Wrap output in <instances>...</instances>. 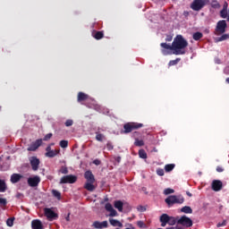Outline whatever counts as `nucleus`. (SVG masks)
Instances as JSON below:
<instances>
[{"instance_id": "f704fd0d", "label": "nucleus", "mask_w": 229, "mask_h": 229, "mask_svg": "<svg viewBox=\"0 0 229 229\" xmlns=\"http://www.w3.org/2000/svg\"><path fill=\"white\" fill-rule=\"evenodd\" d=\"M164 194L169 196V194H174V191L171 188L165 189Z\"/></svg>"}, {"instance_id": "6ab92c4d", "label": "nucleus", "mask_w": 229, "mask_h": 229, "mask_svg": "<svg viewBox=\"0 0 229 229\" xmlns=\"http://www.w3.org/2000/svg\"><path fill=\"white\" fill-rule=\"evenodd\" d=\"M60 153V149H55L49 152H46V157H47L48 158H55V157H56V155H58Z\"/></svg>"}, {"instance_id": "4c0bfd02", "label": "nucleus", "mask_w": 229, "mask_h": 229, "mask_svg": "<svg viewBox=\"0 0 229 229\" xmlns=\"http://www.w3.org/2000/svg\"><path fill=\"white\" fill-rule=\"evenodd\" d=\"M74 124V121L68 119L66 120V122L64 123V125L69 128V126H72Z\"/></svg>"}, {"instance_id": "b1692460", "label": "nucleus", "mask_w": 229, "mask_h": 229, "mask_svg": "<svg viewBox=\"0 0 229 229\" xmlns=\"http://www.w3.org/2000/svg\"><path fill=\"white\" fill-rule=\"evenodd\" d=\"M181 212L183 214H192V208L189 206H184L181 208Z\"/></svg>"}, {"instance_id": "9b49d317", "label": "nucleus", "mask_w": 229, "mask_h": 229, "mask_svg": "<svg viewBox=\"0 0 229 229\" xmlns=\"http://www.w3.org/2000/svg\"><path fill=\"white\" fill-rule=\"evenodd\" d=\"M45 216L47 217L48 221L58 219V214L55 213L51 208H45Z\"/></svg>"}, {"instance_id": "680f3d73", "label": "nucleus", "mask_w": 229, "mask_h": 229, "mask_svg": "<svg viewBox=\"0 0 229 229\" xmlns=\"http://www.w3.org/2000/svg\"><path fill=\"white\" fill-rule=\"evenodd\" d=\"M183 15H185V16L187 17V15H189V12L185 11V12L183 13Z\"/></svg>"}, {"instance_id": "49530a36", "label": "nucleus", "mask_w": 229, "mask_h": 229, "mask_svg": "<svg viewBox=\"0 0 229 229\" xmlns=\"http://www.w3.org/2000/svg\"><path fill=\"white\" fill-rule=\"evenodd\" d=\"M138 212H146V207L144 206H138L137 207Z\"/></svg>"}, {"instance_id": "1a4fd4ad", "label": "nucleus", "mask_w": 229, "mask_h": 229, "mask_svg": "<svg viewBox=\"0 0 229 229\" xmlns=\"http://www.w3.org/2000/svg\"><path fill=\"white\" fill-rule=\"evenodd\" d=\"M177 225H181L186 228H191V226H192V220L186 216H182L177 220Z\"/></svg>"}, {"instance_id": "de8ad7c7", "label": "nucleus", "mask_w": 229, "mask_h": 229, "mask_svg": "<svg viewBox=\"0 0 229 229\" xmlns=\"http://www.w3.org/2000/svg\"><path fill=\"white\" fill-rule=\"evenodd\" d=\"M137 225L139 228H146V224H144L142 221H138Z\"/></svg>"}, {"instance_id": "a19ab883", "label": "nucleus", "mask_w": 229, "mask_h": 229, "mask_svg": "<svg viewBox=\"0 0 229 229\" xmlns=\"http://www.w3.org/2000/svg\"><path fill=\"white\" fill-rule=\"evenodd\" d=\"M53 137V133H47L44 138L43 140L47 141L50 140V139Z\"/></svg>"}, {"instance_id": "2f4dec72", "label": "nucleus", "mask_w": 229, "mask_h": 229, "mask_svg": "<svg viewBox=\"0 0 229 229\" xmlns=\"http://www.w3.org/2000/svg\"><path fill=\"white\" fill-rule=\"evenodd\" d=\"M210 4L215 9L221 8V4H219V2L217 0H212Z\"/></svg>"}, {"instance_id": "ddd939ff", "label": "nucleus", "mask_w": 229, "mask_h": 229, "mask_svg": "<svg viewBox=\"0 0 229 229\" xmlns=\"http://www.w3.org/2000/svg\"><path fill=\"white\" fill-rule=\"evenodd\" d=\"M211 189L215 192H219L223 189V182L220 180H214L211 183Z\"/></svg>"}, {"instance_id": "2eb2a0df", "label": "nucleus", "mask_w": 229, "mask_h": 229, "mask_svg": "<svg viewBox=\"0 0 229 229\" xmlns=\"http://www.w3.org/2000/svg\"><path fill=\"white\" fill-rule=\"evenodd\" d=\"M42 146V139L37 140L35 142L31 143L27 148V151H37L38 148Z\"/></svg>"}, {"instance_id": "09e8293b", "label": "nucleus", "mask_w": 229, "mask_h": 229, "mask_svg": "<svg viewBox=\"0 0 229 229\" xmlns=\"http://www.w3.org/2000/svg\"><path fill=\"white\" fill-rule=\"evenodd\" d=\"M60 173H62V174H67V173H69V170L67 169V167H63L61 168Z\"/></svg>"}, {"instance_id": "864d4df0", "label": "nucleus", "mask_w": 229, "mask_h": 229, "mask_svg": "<svg viewBox=\"0 0 229 229\" xmlns=\"http://www.w3.org/2000/svg\"><path fill=\"white\" fill-rule=\"evenodd\" d=\"M223 171H225V168H223V166H216L217 173H223Z\"/></svg>"}, {"instance_id": "4be33fe9", "label": "nucleus", "mask_w": 229, "mask_h": 229, "mask_svg": "<svg viewBox=\"0 0 229 229\" xmlns=\"http://www.w3.org/2000/svg\"><path fill=\"white\" fill-rule=\"evenodd\" d=\"M114 208H117L118 212H123V203L121 200L114 201Z\"/></svg>"}, {"instance_id": "dca6fc26", "label": "nucleus", "mask_w": 229, "mask_h": 229, "mask_svg": "<svg viewBox=\"0 0 229 229\" xmlns=\"http://www.w3.org/2000/svg\"><path fill=\"white\" fill-rule=\"evenodd\" d=\"M22 178L23 176L21 174H13L11 175V183H19Z\"/></svg>"}, {"instance_id": "a18cd8bd", "label": "nucleus", "mask_w": 229, "mask_h": 229, "mask_svg": "<svg viewBox=\"0 0 229 229\" xmlns=\"http://www.w3.org/2000/svg\"><path fill=\"white\" fill-rule=\"evenodd\" d=\"M7 226H13V218H8L6 221Z\"/></svg>"}, {"instance_id": "69168bd1", "label": "nucleus", "mask_w": 229, "mask_h": 229, "mask_svg": "<svg viewBox=\"0 0 229 229\" xmlns=\"http://www.w3.org/2000/svg\"><path fill=\"white\" fill-rule=\"evenodd\" d=\"M51 146H55V143H51V144H50V147H51Z\"/></svg>"}, {"instance_id": "f257e3e1", "label": "nucleus", "mask_w": 229, "mask_h": 229, "mask_svg": "<svg viewBox=\"0 0 229 229\" xmlns=\"http://www.w3.org/2000/svg\"><path fill=\"white\" fill-rule=\"evenodd\" d=\"M174 47L173 55H185V47L189 46V42L185 40L183 36L177 35L172 43Z\"/></svg>"}, {"instance_id": "ea45409f", "label": "nucleus", "mask_w": 229, "mask_h": 229, "mask_svg": "<svg viewBox=\"0 0 229 229\" xmlns=\"http://www.w3.org/2000/svg\"><path fill=\"white\" fill-rule=\"evenodd\" d=\"M93 226H94V228L101 229L102 228L101 227V222H99V221L94 222Z\"/></svg>"}, {"instance_id": "6e6d98bb", "label": "nucleus", "mask_w": 229, "mask_h": 229, "mask_svg": "<svg viewBox=\"0 0 229 229\" xmlns=\"http://www.w3.org/2000/svg\"><path fill=\"white\" fill-rule=\"evenodd\" d=\"M222 10H228V3L225 2Z\"/></svg>"}, {"instance_id": "4d7b16f0", "label": "nucleus", "mask_w": 229, "mask_h": 229, "mask_svg": "<svg viewBox=\"0 0 229 229\" xmlns=\"http://www.w3.org/2000/svg\"><path fill=\"white\" fill-rule=\"evenodd\" d=\"M47 153H49V151H52L51 145H48L46 148Z\"/></svg>"}, {"instance_id": "9d476101", "label": "nucleus", "mask_w": 229, "mask_h": 229, "mask_svg": "<svg viewBox=\"0 0 229 229\" xmlns=\"http://www.w3.org/2000/svg\"><path fill=\"white\" fill-rule=\"evenodd\" d=\"M78 177L76 175H64L61 178L60 183H76Z\"/></svg>"}, {"instance_id": "bb28decb", "label": "nucleus", "mask_w": 229, "mask_h": 229, "mask_svg": "<svg viewBox=\"0 0 229 229\" xmlns=\"http://www.w3.org/2000/svg\"><path fill=\"white\" fill-rule=\"evenodd\" d=\"M6 189V182L0 179V192H5Z\"/></svg>"}, {"instance_id": "aec40b11", "label": "nucleus", "mask_w": 229, "mask_h": 229, "mask_svg": "<svg viewBox=\"0 0 229 229\" xmlns=\"http://www.w3.org/2000/svg\"><path fill=\"white\" fill-rule=\"evenodd\" d=\"M92 37H94V38H96V40H101V38H103L105 37V33H103V31H94L92 33Z\"/></svg>"}, {"instance_id": "cd10ccee", "label": "nucleus", "mask_w": 229, "mask_h": 229, "mask_svg": "<svg viewBox=\"0 0 229 229\" xmlns=\"http://www.w3.org/2000/svg\"><path fill=\"white\" fill-rule=\"evenodd\" d=\"M174 164H168L165 165V173H171V171H173V169H174Z\"/></svg>"}, {"instance_id": "e433bc0d", "label": "nucleus", "mask_w": 229, "mask_h": 229, "mask_svg": "<svg viewBox=\"0 0 229 229\" xmlns=\"http://www.w3.org/2000/svg\"><path fill=\"white\" fill-rule=\"evenodd\" d=\"M6 205H8L6 199L0 198V207H6Z\"/></svg>"}, {"instance_id": "a878e982", "label": "nucleus", "mask_w": 229, "mask_h": 229, "mask_svg": "<svg viewBox=\"0 0 229 229\" xmlns=\"http://www.w3.org/2000/svg\"><path fill=\"white\" fill-rule=\"evenodd\" d=\"M106 139L105 137V134L99 133V132H96V140H98V142H103V140Z\"/></svg>"}, {"instance_id": "0eeeda50", "label": "nucleus", "mask_w": 229, "mask_h": 229, "mask_svg": "<svg viewBox=\"0 0 229 229\" xmlns=\"http://www.w3.org/2000/svg\"><path fill=\"white\" fill-rule=\"evenodd\" d=\"M160 46H161V53L165 56L173 55V53H174V48L173 47V45H169L167 43H161Z\"/></svg>"}, {"instance_id": "58836bf2", "label": "nucleus", "mask_w": 229, "mask_h": 229, "mask_svg": "<svg viewBox=\"0 0 229 229\" xmlns=\"http://www.w3.org/2000/svg\"><path fill=\"white\" fill-rule=\"evenodd\" d=\"M105 208L106 210H107V212H110L111 210H113L114 207L112 206V204L106 203Z\"/></svg>"}, {"instance_id": "20e7f679", "label": "nucleus", "mask_w": 229, "mask_h": 229, "mask_svg": "<svg viewBox=\"0 0 229 229\" xmlns=\"http://www.w3.org/2000/svg\"><path fill=\"white\" fill-rule=\"evenodd\" d=\"M165 201L168 207H173V205L176 204L182 205L185 201V199L182 195H170L165 199Z\"/></svg>"}, {"instance_id": "a211bd4d", "label": "nucleus", "mask_w": 229, "mask_h": 229, "mask_svg": "<svg viewBox=\"0 0 229 229\" xmlns=\"http://www.w3.org/2000/svg\"><path fill=\"white\" fill-rule=\"evenodd\" d=\"M87 99H89V95L80 91L78 93V97H77V101L79 103H81V101H87Z\"/></svg>"}, {"instance_id": "72a5a7b5", "label": "nucleus", "mask_w": 229, "mask_h": 229, "mask_svg": "<svg viewBox=\"0 0 229 229\" xmlns=\"http://www.w3.org/2000/svg\"><path fill=\"white\" fill-rule=\"evenodd\" d=\"M134 145L140 148V147L144 146V140L136 139Z\"/></svg>"}, {"instance_id": "412c9836", "label": "nucleus", "mask_w": 229, "mask_h": 229, "mask_svg": "<svg viewBox=\"0 0 229 229\" xmlns=\"http://www.w3.org/2000/svg\"><path fill=\"white\" fill-rule=\"evenodd\" d=\"M109 223L112 225V226H119V228H123V223H121L119 220L110 218Z\"/></svg>"}, {"instance_id": "c03bdc74", "label": "nucleus", "mask_w": 229, "mask_h": 229, "mask_svg": "<svg viewBox=\"0 0 229 229\" xmlns=\"http://www.w3.org/2000/svg\"><path fill=\"white\" fill-rule=\"evenodd\" d=\"M157 174H158V176H164V174H165L164 169L158 168L157 170Z\"/></svg>"}, {"instance_id": "13d9d810", "label": "nucleus", "mask_w": 229, "mask_h": 229, "mask_svg": "<svg viewBox=\"0 0 229 229\" xmlns=\"http://www.w3.org/2000/svg\"><path fill=\"white\" fill-rule=\"evenodd\" d=\"M174 229H183V227L180 224H177Z\"/></svg>"}, {"instance_id": "39448f33", "label": "nucleus", "mask_w": 229, "mask_h": 229, "mask_svg": "<svg viewBox=\"0 0 229 229\" xmlns=\"http://www.w3.org/2000/svg\"><path fill=\"white\" fill-rule=\"evenodd\" d=\"M144 124L135 123V122H129L123 125V133H131L133 130H139L140 128H143Z\"/></svg>"}, {"instance_id": "6e6552de", "label": "nucleus", "mask_w": 229, "mask_h": 229, "mask_svg": "<svg viewBox=\"0 0 229 229\" xmlns=\"http://www.w3.org/2000/svg\"><path fill=\"white\" fill-rule=\"evenodd\" d=\"M226 31V21L222 20L216 23V35H223Z\"/></svg>"}, {"instance_id": "f3484780", "label": "nucleus", "mask_w": 229, "mask_h": 229, "mask_svg": "<svg viewBox=\"0 0 229 229\" xmlns=\"http://www.w3.org/2000/svg\"><path fill=\"white\" fill-rule=\"evenodd\" d=\"M31 228L32 229H44V226L42 225V222L40 220L36 219V220H32Z\"/></svg>"}, {"instance_id": "3c124183", "label": "nucleus", "mask_w": 229, "mask_h": 229, "mask_svg": "<svg viewBox=\"0 0 229 229\" xmlns=\"http://www.w3.org/2000/svg\"><path fill=\"white\" fill-rule=\"evenodd\" d=\"M101 225V228H106L108 226V222L104 221V222H100Z\"/></svg>"}, {"instance_id": "37998d69", "label": "nucleus", "mask_w": 229, "mask_h": 229, "mask_svg": "<svg viewBox=\"0 0 229 229\" xmlns=\"http://www.w3.org/2000/svg\"><path fill=\"white\" fill-rule=\"evenodd\" d=\"M109 212H110L109 214L110 217H115V216H117V211L114 210V208L111 209Z\"/></svg>"}, {"instance_id": "603ef678", "label": "nucleus", "mask_w": 229, "mask_h": 229, "mask_svg": "<svg viewBox=\"0 0 229 229\" xmlns=\"http://www.w3.org/2000/svg\"><path fill=\"white\" fill-rule=\"evenodd\" d=\"M93 164H95V165H101V160H99V159H95V160L93 161Z\"/></svg>"}, {"instance_id": "f8f14e48", "label": "nucleus", "mask_w": 229, "mask_h": 229, "mask_svg": "<svg viewBox=\"0 0 229 229\" xmlns=\"http://www.w3.org/2000/svg\"><path fill=\"white\" fill-rule=\"evenodd\" d=\"M30 165L33 171H38V165H40V159L37 157H30Z\"/></svg>"}, {"instance_id": "5fc2aeb1", "label": "nucleus", "mask_w": 229, "mask_h": 229, "mask_svg": "<svg viewBox=\"0 0 229 229\" xmlns=\"http://www.w3.org/2000/svg\"><path fill=\"white\" fill-rule=\"evenodd\" d=\"M16 198H18V199H21V198H24V194L21 193V192H18L16 194Z\"/></svg>"}, {"instance_id": "4468645a", "label": "nucleus", "mask_w": 229, "mask_h": 229, "mask_svg": "<svg viewBox=\"0 0 229 229\" xmlns=\"http://www.w3.org/2000/svg\"><path fill=\"white\" fill-rule=\"evenodd\" d=\"M27 182L30 187H38V183H40V177L38 175L30 177Z\"/></svg>"}, {"instance_id": "473e14b6", "label": "nucleus", "mask_w": 229, "mask_h": 229, "mask_svg": "<svg viewBox=\"0 0 229 229\" xmlns=\"http://www.w3.org/2000/svg\"><path fill=\"white\" fill-rule=\"evenodd\" d=\"M181 58H176L175 60H172L168 63L169 67H172L173 65H177V64L181 61Z\"/></svg>"}, {"instance_id": "338daca9", "label": "nucleus", "mask_w": 229, "mask_h": 229, "mask_svg": "<svg viewBox=\"0 0 229 229\" xmlns=\"http://www.w3.org/2000/svg\"><path fill=\"white\" fill-rule=\"evenodd\" d=\"M168 40H171V38H168Z\"/></svg>"}, {"instance_id": "423d86ee", "label": "nucleus", "mask_w": 229, "mask_h": 229, "mask_svg": "<svg viewBox=\"0 0 229 229\" xmlns=\"http://www.w3.org/2000/svg\"><path fill=\"white\" fill-rule=\"evenodd\" d=\"M208 3V0H193L190 8L193 10V12H201V10L207 6Z\"/></svg>"}, {"instance_id": "393cba45", "label": "nucleus", "mask_w": 229, "mask_h": 229, "mask_svg": "<svg viewBox=\"0 0 229 229\" xmlns=\"http://www.w3.org/2000/svg\"><path fill=\"white\" fill-rule=\"evenodd\" d=\"M192 38H193V40H196V41L201 40V38H203V33H201V32H195V33H193Z\"/></svg>"}, {"instance_id": "f03ea898", "label": "nucleus", "mask_w": 229, "mask_h": 229, "mask_svg": "<svg viewBox=\"0 0 229 229\" xmlns=\"http://www.w3.org/2000/svg\"><path fill=\"white\" fill-rule=\"evenodd\" d=\"M84 178L87 180L86 183L84 184V189L89 191V192H94L96 191V186L94 182H96V178L94 177V174L91 171H86L84 174Z\"/></svg>"}, {"instance_id": "7c9ffc66", "label": "nucleus", "mask_w": 229, "mask_h": 229, "mask_svg": "<svg viewBox=\"0 0 229 229\" xmlns=\"http://www.w3.org/2000/svg\"><path fill=\"white\" fill-rule=\"evenodd\" d=\"M52 194L55 198H56L57 199H62V193H60V191H56V190H53L52 191Z\"/></svg>"}, {"instance_id": "5701e85b", "label": "nucleus", "mask_w": 229, "mask_h": 229, "mask_svg": "<svg viewBox=\"0 0 229 229\" xmlns=\"http://www.w3.org/2000/svg\"><path fill=\"white\" fill-rule=\"evenodd\" d=\"M229 34H223L221 37L215 38V42H223L228 40Z\"/></svg>"}, {"instance_id": "052dcab7", "label": "nucleus", "mask_w": 229, "mask_h": 229, "mask_svg": "<svg viewBox=\"0 0 229 229\" xmlns=\"http://www.w3.org/2000/svg\"><path fill=\"white\" fill-rule=\"evenodd\" d=\"M187 196H189V198H192V193H191V191H186Z\"/></svg>"}, {"instance_id": "7ed1b4c3", "label": "nucleus", "mask_w": 229, "mask_h": 229, "mask_svg": "<svg viewBox=\"0 0 229 229\" xmlns=\"http://www.w3.org/2000/svg\"><path fill=\"white\" fill-rule=\"evenodd\" d=\"M159 221L161 223V226H165L169 225L170 226H174L176 223L178 224V219L174 216H169L167 214H163L159 217Z\"/></svg>"}, {"instance_id": "8fccbe9b", "label": "nucleus", "mask_w": 229, "mask_h": 229, "mask_svg": "<svg viewBox=\"0 0 229 229\" xmlns=\"http://www.w3.org/2000/svg\"><path fill=\"white\" fill-rule=\"evenodd\" d=\"M221 226H226V220H224L222 223H218L216 225L217 228H221Z\"/></svg>"}, {"instance_id": "0e129e2a", "label": "nucleus", "mask_w": 229, "mask_h": 229, "mask_svg": "<svg viewBox=\"0 0 229 229\" xmlns=\"http://www.w3.org/2000/svg\"><path fill=\"white\" fill-rule=\"evenodd\" d=\"M166 229H174V227H167Z\"/></svg>"}, {"instance_id": "c9c22d12", "label": "nucleus", "mask_w": 229, "mask_h": 229, "mask_svg": "<svg viewBox=\"0 0 229 229\" xmlns=\"http://www.w3.org/2000/svg\"><path fill=\"white\" fill-rule=\"evenodd\" d=\"M59 146L65 148H67V146H69V141L63 140L60 141Z\"/></svg>"}, {"instance_id": "79ce46f5", "label": "nucleus", "mask_w": 229, "mask_h": 229, "mask_svg": "<svg viewBox=\"0 0 229 229\" xmlns=\"http://www.w3.org/2000/svg\"><path fill=\"white\" fill-rule=\"evenodd\" d=\"M106 148L108 151H112V149H114V145L112 144V142L108 141L106 143Z\"/></svg>"}, {"instance_id": "774afa93", "label": "nucleus", "mask_w": 229, "mask_h": 229, "mask_svg": "<svg viewBox=\"0 0 229 229\" xmlns=\"http://www.w3.org/2000/svg\"><path fill=\"white\" fill-rule=\"evenodd\" d=\"M168 40H171V38H168Z\"/></svg>"}, {"instance_id": "c85d7f7f", "label": "nucleus", "mask_w": 229, "mask_h": 229, "mask_svg": "<svg viewBox=\"0 0 229 229\" xmlns=\"http://www.w3.org/2000/svg\"><path fill=\"white\" fill-rule=\"evenodd\" d=\"M220 17L222 19H228V10L222 9L220 11Z\"/></svg>"}, {"instance_id": "c756f323", "label": "nucleus", "mask_w": 229, "mask_h": 229, "mask_svg": "<svg viewBox=\"0 0 229 229\" xmlns=\"http://www.w3.org/2000/svg\"><path fill=\"white\" fill-rule=\"evenodd\" d=\"M139 157H140V158H143V159L148 158V154L146 153V150L140 149L139 150Z\"/></svg>"}, {"instance_id": "e2e57ef3", "label": "nucleus", "mask_w": 229, "mask_h": 229, "mask_svg": "<svg viewBox=\"0 0 229 229\" xmlns=\"http://www.w3.org/2000/svg\"><path fill=\"white\" fill-rule=\"evenodd\" d=\"M226 83H229V77L225 80Z\"/></svg>"}, {"instance_id": "bf43d9fd", "label": "nucleus", "mask_w": 229, "mask_h": 229, "mask_svg": "<svg viewBox=\"0 0 229 229\" xmlns=\"http://www.w3.org/2000/svg\"><path fill=\"white\" fill-rule=\"evenodd\" d=\"M115 161L118 162V164H119V162H121V157H119V156L116 157H115Z\"/></svg>"}]
</instances>
